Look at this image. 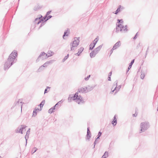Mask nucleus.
<instances>
[{"mask_svg": "<svg viewBox=\"0 0 158 158\" xmlns=\"http://www.w3.org/2000/svg\"><path fill=\"white\" fill-rule=\"evenodd\" d=\"M69 54H68L67 56H66L62 60V62H64L69 57Z\"/></svg>", "mask_w": 158, "mask_h": 158, "instance_id": "32", "label": "nucleus"}, {"mask_svg": "<svg viewBox=\"0 0 158 158\" xmlns=\"http://www.w3.org/2000/svg\"><path fill=\"white\" fill-rule=\"evenodd\" d=\"M51 108H52V110H53L56 109V106H53Z\"/></svg>", "mask_w": 158, "mask_h": 158, "instance_id": "47", "label": "nucleus"}, {"mask_svg": "<svg viewBox=\"0 0 158 158\" xmlns=\"http://www.w3.org/2000/svg\"><path fill=\"white\" fill-rule=\"evenodd\" d=\"M121 6L119 5L118 6L117 10H116V11H115V13H114V14L117 15L118 14V13L120 11V9L121 8Z\"/></svg>", "mask_w": 158, "mask_h": 158, "instance_id": "23", "label": "nucleus"}, {"mask_svg": "<svg viewBox=\"0 0 158 158\" xmlns=\"http://www.w3.org/2000/svg\"><path fill=\"white\" fill-rule=\"evenodd\" d=\"M48 112L49 113L51 114L53 112V110H52L51 108L49 110Z\"/></svg>", "mask_w": 158, "mask_h": 158, "instance_id": "38", "label": "nucleus"}, {"mask_svg": "<svg viewBox=\"0 0 158 158\" xmlns=\"http://www.w3.org/2000/svg\"><path fill=\"white\" fill-rule=\"evenodd\" d=\"M138 33V32H137L136 33V34L135 35V36L133 38V39L135 40V39H136L137 38V35Z\"/></svg>", "mask_w": 158, "mask_h": 158, "instance_id": "45", "label": "nucleus"}, {"mask_svg": "<svg viewBox=\"0 0 158 158\" xmlns=\"http://www.w3.org/2000/svg\"><path fill=\"white\" fill-rule=\"evenodd\" d=\"M39 110L38 108L37 109H35V110H34L33 113V116L34 117L35 116L37 115V110Z\"/></svg>", "mask_w": 158, "mask_h": 158, "instance_id": "27", "label": "nucleus"}, {"mask_svg": "<svg viewBox=\"0 0 158 158\" xmlns=\"http://www.w3.org/2000/svg\"><path fill=\"white\" fill-rule=\"evenodd\" d=\"M41 8L39 5H37L35 6L34 7V10L36 11L39 9H40Z\"/></svg>", "mask_w": 158, "mask_h": 158, "instance_id": "28", "label": "nucleus"}, {"mask_svg": "<svg viewBox=\"0 0 158 158\" xmlns=\"http://www.w3.org/2000/svg\"><path fill=\"white\" fill-rule=\"evenodd\" d=\"M149 47H148V48H147V49L148 50V49H149Z\"/></svg>", "mask_w": 158, "mask_h": 158, "instance_id": "60", "label": "nucleus"}, {"mask_svg": "<svg viewBox=\"0 0 158 158\" xmlns=\"http://www.w3.org/2000/svg\"><path fill=\"white\" fill-rule=\"evenodd\" d=\"M52 16L51 15H49L48 16H47V20H48V19H50V18H51L52 17Z\"/></svg>", "mask_w": 158, "mask_h": 158, "instance_id": "43", "label": "nucleus"}, {"mask_svg": "<svg viewBox=\"0 0 158 158\" xmlns=\"http://www.w3.org/2000/svg\"><path fill=\"white\" fill-rule=\"evenodd\" d=\"M52 55V54H49L48 55L46 54L44 52H42L39 56L38 59L36 60L37 62L39 61V59L40 58L42 60L46 59Z\"/></svg>", "mask_w": 158, "mask_h": 158, "instance_id": "5", "label": "nucleus"}, {"mask_svg": "<svg viewBox=\"0 0 158 158\" xmlns=\"http://www.w3.org/2000/svg\"><path fill=\"white\" fill-rule=\"evenodd\" d=\"M99 139V138L97 137L95 139V140L96 141L98 142V141Z\"/></svg>", "mask_w": 158, "mask_h": 158, "instance_id": "51", "label": "nucleus"}, {"mask_svg": "<svg viewBox=\"0 0 158 158\" xmlns=\"http://www.w3.org/2000/svg\"><path fill=\"white\" fill-rule=\"evenodd\" d=\"M121 87V85H118V87H117L116 89V91H115V93H116L119 90V89H120Z\"/></svg>", "mask_w": 158, "mask_h": 158, "instance_id": "33", "label": "nucleus"}, {"mask_svg": "<svg viewBox=\"0 0 158 158\" xmlns=\"http://www.w3.org/2000/svg\"><path fill=\"white\" fill-rule=\"evenodd\" d=\"M17 52L14 50L9 56L7 60L5 63L4 69L6 70L14 63L16 62L17 59L16 58L17 56Z\"/></svg>", "mask_w": 158, "mask_h": 158, "instance_id": "1", "label": "nucleus"}, {"mask_svg": "<svg viewBox=\"0 0 158 158\" xmlns=\"http://www.w3.org/2000/svg\"><path fill=\"white\" fill-rule=\"evenodd\" d=\"M98 142H97V141H96L95 140V141L94 142V147H93L94 148H95V145H96V143H98Z\"/></svg>", "mask_w": 158, "mask_h": 158, "instance_id": "46", "label": "nucleus"}, {"mask_svg": "<svg viewBox=\"0 0 158 158\" xmlns=\"http://www.w3.org/2000/svg\"><path fill=\"white\" fill-rule=\"evenodd\" d=\"M137 115V113H136V110H135V114H133L132 115H133V117H136Z\"/></svg>", "mask_w": 158, "mask_h": 158, "instance_id": "44", "label": "nucleus"}, {"mask_svg": "<svg viewBox=\"0 0 158 158\" xmlns=\"http://www.w3.org/2000/svg\"><path fill=\"white\" fill-rule=\"evenodd\" d=\"M97 54L96 53L94 50L92 51L90 53V56L91 58H93Z\"/></svg>", "mask_w": 158, "mask_h": 158, "instance_id": "20", "label": "nucleus"}, {"mask_svg": "<svg viewBox=\"0 0 158 158\" xmlns=\"http://www.w3.org/2000/svg\"><path fill=\"white\" fill-rule=\"evenodd\" d=\"M102 47V45H100L98 46L97 48H95L94 50V51L96 52V53L97 54L99 51L100 50Z\"/></svg>", "mask_w": 158, "mask_h": 158, "instance_id": "15", "label": "nucleus"}, {"mask_svg": "<svg viewBox=\"0 0 158 158\" xmlns=\"http://www.w3.org/2000/svg\"><path fill=\"white\" fill-rule=\"evenodd\" d=\"M52 55V54H49L48 55L46 54L44 52H42L39 56L38 59L36 60L37 62L39 61V59L40 58L42 60L46 59Z\"/></svg>", "mask_w": 158, "mask_h": 158, "instance_id": "6", "label": "nucleus"}, {"mask_svg": "<svg viewBox=\"0 0 158 158\" xmlns=\"http://www.w3.org/2000/svg\"><path fill=\"white\" fill-rule=\"evenodd\" d=\"M70 45L71 46V51H73L74 50V47H76L72 45Z\"/></svg>", "mask_w": 158, "mask_h": 158, "instance_id": "37", "label": "nucleus"}, {"mask_svg": "<svg viewBox=\"0 0 158 158\" xmlns=\"http://www.w3.org/2000/svg\"><path fill=\"white\" fill-rule=\"evenodd\" d=\"M70 30L68 28L67 29V31H65L64 33V34L63 36V38L64 39V37L65 36H68Z\"/></svg>", "mask_w": 158, "mask_h": 158, "instance_id": "17", "label": "nucleus"}, {"mask_svg": "<svg viewBox=\"0 0 158 158\" xmlns=\"http://www.w3.org/2000/svg\"><path fill=\"white\" fill-rule=\"evenodd\" d=\"M87 92L85 87L84 88L81 87L78 89L77 92L75 93L73 96V100L75 101L78 104H79L81 102H84V100L82 97L80 95H78V94L79 93H83Z\"/></svg>", "mask_w": 158, "mask_h": 158, "instance_id": "2", "label": "nucleus"}, {"mask_svg": "<svg viewBox=\"0 0 158 158\" xmlns=\"http://www.w3.org/2000/svg\"><path fill=\"white\" fill-rule=\"evenodd\" d=\"M80 37H74L73 41L71 43L70 45H73L76 47H77L79 44L80 42Z\"/></svg>", "mask_w": 158, "mask_h": 158, "instance_id": "7", "label": "nucleus"}, {"mask_svg": "<svg viewBox=\"0 0 158 158\" xmlns=\"http://www.w3.org/2000/svg\"><path fill=\"white\" fill-rule=\"evenodd\" d=\"M149 127V123L147 122L141 123L140 124L141 129L139 131V133L144 132Z\"/></svg>", "mask_w": 158, "mask_h": 158, "instance_id": "3", "label": "nucleus"}, {"mask_svg": "<svg viewBox=\"0 0 158 158\" xmlns=\"http://www.w3.org/2000/svg\"><path fill=\"white\" fill-rule=\"evenodd\" d=\"M140 44H138L137 46V48H138L139 47H140Z\"/></svg>", "mask_w": 158, "mask_h": 158, "instance_id": "54", "label": "nucleus"}, {"mask_svg": "<svg viewBox=\"0 0 158 158\" xmlns=\"http://www.w3.org/2000/svg\"><path fill=\"white\" fill-rule=\"evenodd\" d=\"M63 102V101H62V100L58 102L56 105H55V106H56V109H57L59 108L60 106V105L61 103Z\"/></svg>", "mask_w": 158, "mask_h": 158, "instance_id": "19", "label": "nucleus"}, {"mask_svg": "<svg viewBox=\"0 0 158 158\" xmlns=\"http://www.w3.org/2000/svg\"><path fill=\"white\" fill-rule=\"evenodd\" d=\"M98 36L93 41V42H92L91 43H93V44H94L95 45H96V44H97V42H98Z\"/></svg>", "mask_w": 158, "mask_h": 158, "instance_id": "26", "label": "nucleus"}, {"mask_svg": "<svg viewBox=\"0 0 158 158\" xmlns=\"http://www.w3.org/2000/svg\"><path fill=\"white\" fill-rule=\"evenodd\" d=\"M47 16L45 15V16H44L42 18H40V20H41V22H46L47 20Z\"/></svg>", "mask_w": 158, "mask_h": 158, "instance_id": "25", "label": "nucleus"}, {"mask_svg": "<svg viewBox=\"0 0 158 158\" xmlns=\"http://www.w3.org/2000/svg\"><path fill=\"white\" fill-rule=\"evenodd\" d=\"M117 23H123V21L122 19H117Z\"/></svg>", "mask_w": 158, "mask_h": 158, "instance_id": "36", "label": "nucleus"}, {"mask_svg": "<svg viewBox=\"0 0 158 158\" xmlns=\"http://www.w3.org/2000/svg\"><path fill=\"white\" fill-rule=\"evenodd\" d=\"M112 74V72H110L108 75V76H111Z\"/></svg>", "mask_w": 158, "mask_h": 158, "instance_id": "53", "label": "nucleus"}, {"mask_svg": "<svg viewBox=\"0 0 158 158\" xmlns=\"http://www.w3.org/2000/svg\"><path fill=\"white\" fill-rule=\"evenodd\" d=\"M30 128H29L27 131H30Z\"/></svg>", "mask_w": 158, "mask_h": 158, "instance_id": "57", "label": "nucleus"}, {"mask_svg": "<svg viewBox=\"0 0 158 158\" xmlns=\"http://www.w3.org/2000/svg\"><path fill=\"white\" fill-rule=\"evenodd\" d=\"M76 60L73 59V60H75H75Z\"/></svg>", "mask_w": 158, "mask_h": 158, "instance_id": "61", "label": "nucleus"}, {"mask_svg": "<svg viewBox=\"0 0 158 158\" xmlns=\"http://www.w3.org/2000/svg\"><path fill=\"white\" fill-rule=\"evenodd\" d=\"M42 17V15H39L38 18L35 19L34 22L37 25H38L41 22V20H40V18Z\"/></svg>", "mask_w": 158, "mask_h": 158, "instance_id": "9", "label": "nucleus"}, {"mask_svg": "<svg viewBox=\"0 0 158 158\" xmlns=\"http://www.w3.org/2000/svg\"><path fill=\"white\" fill-rule=\"evenodd\" d=\"M148 50H147L146 52V54H145V57H146V56H147V52H148Z\"/></svg>", "mask_w": 158, "mask_h": 158, "instance_id": "55", "label": "nucleus"}, {"mask_svg": "<svg viewBox=\"0 0 158 158\" xmlns=\"http://www.w3.org/2000/svg\"><path fill=\"white\" fill-rule=\"evenodd\" d=\"M108 80L109 81H111V76H108Z\"/></svg>", "mask_w": 158, "mask_h": 158, "instance_id": "49", "label": "nucleus"}, {"mask_svg": "<svg viewBox=\"0 0 158 158\" xmlns=\"http://www.w3.org/2000/svg\"><path fill=\"white\" fill-rule=\"evenodd\" d=\"M50 87H49L48 86H47L46 88L44 90V94L46 93H47L48 91L47 89H50Z\"/></svg>", "mask_w": 158, "mask_h": 158, "instance_id": "39", "label": "nucleus"}, {"mask_svg": "<svg viewBox=\"0 0 158 158\" xmlns=\"http://www.w3.org/2000/svg\"><path fill=\"white\" fill-rule=\"evenodd\" d=\"M45 100H44L42 101V102H41V103L39 104V106H40V110H41V108L44 105V104L45 103Z\"/></svg>", "mask_w": 158, "mask_h": 158, "instance_id": "24", "label": "nucleus"}, {"mask_svg": "<svg viewBox=\"0 0 158 158\" xmlns=\"http://www.w3.org/2000/svg\"><path fill=\"white\" fill-rule=\"evenodd\" d=\"M37 150V149L36 147H34L32 150L31 153V154H33Z\"/></svg>", "mask_w": 158, "mask_h": 158, "instance_id": "29", "label": "nucleus"}, {"mask_svg": "<svg viewBox=\"0 0 158 158\" xmlns=\"http://www.w3.org/2000/svg\"><path fill=\"white\" fill-rule=\"evenodd\" d=\"M51 11H52L51 10H50V11H48V12H47L46 14V15L47 16L49 14H50Z\"/></svg>", "mask_w": 158, "mask_h": 158, "instance_id": "42", "label": "nucleus"}, {"mask_svg": "<svg viewBox=\"0 0 158 158\" xmlns=\"http://www.w3.org/2000/svg\"><path fill=\"white\" fill-rule=\"evenodd\" d=\"M127 25H126L125 26H123V25L121 24L117 25L116 28V32L117 33L119 31H127L128 30L127 28Z\"/></svg>", "mask_w": 158, "mask_h": 158, "instance_id": "4", "label": "nucleus"}, {"mask_svg": "<svg viewBox=\"0 0 158 158\" xmlns=\"http://www.w3.org/2000/svg\"><path fill=\"white\" fill-rule=\"evenodd\" d=\"M89 127H87V134L85 137L86 140H89L91 136V134L89 131Z\"/></svg>", "mask_w": 158, "mask_h": 158, "instance_id": "8", "label": "nucleus"}, {"mask_svg": "<svg viewBox=\"0 0 158 158\" xmlns=\"http://www.w3.org/2000/svg\"><path fill=\"white\" fill-rule=\"evenodd\" d=\"M71 96L70 95H69V97L68 98V100L69 102H71V101L72 99L73 98V96L72 97H70V96Z\"/></svg>", "mask_w": 158, "mask_h": 158, "instance_id": "35", "label": "nucleus"}, {"mask_svg": "<svg viewBox=\"0 0 158 158\" xmlns=\"http://www.w3.org/2000/svg\"><path fill=\"white\" fill-rule=\"evenodd\" d=\"M114 50H113V48H112V49H111V50H110V56L111 55V54L113 52V51Z\"/></svg>", "mask_w": 158, "mask_h": 158, "instance_id": "52", "label": "nucleus"}, {"mask_svg": "<svg viewBox=\"0 0 158 158\" xmlns=\"http://www.w3.org/2000/svg\"><path fill=\"white\" fill-rule=\"evenodd\" d=\"M95 46V45L94 44H93L92 43H91L89 46V50H92L94 49V48Z\"/></svg>", "mask_w": 158, "mask_h": 158, "instance_id": "21", "label": "nucleus"}, {"mask_svg": "<svg viewBox=\"0 0 158 158\" xmlns=\"http://www.w3.org/2000/svg\"><path fill=\"white\" fill-rule=\"evenodd\" d=\"M21 103H24L23 102H20Z\"/></svg>", "mask_w": 158, "mask_h": 158, "instance_id": "58", "label": "nucleus"}, {"mask_svg": "<svg viewBox=\"0 0 158 158\" xmlns=\"http://www.w3.org/2000/svg\"><path fill=\"white\" fill-rule=\"evenodd\" d=\"M22 105H21V109L22 108Z\"/></svg>", "mask_w": 158, "mask_h": 158, "instance_id": "62", "label": "nucleus"}, {"mask_svg": "<svg viewBox=\"0 0 158 158\" xmlns=\"http://www.w3.org/2000/svg\"><path fill=\"white\" fill-rule=\"evenodd\" d=\"M108 152L106 151L104 153V155L102 156L101 158H106L108 156Z\"/></svg>", "mask_w": 158, "mask_h": 158, "instance_id": "22", "label": "nucleus"}, {"mask_svg": "<svg viewBox=\"0 0 158 158\" xmlns=\"http://www.w3.org/2000/svg\"><path fill=\"white\" fill-rule=\"evenodd\" d=\"M30 134V131H27L26 132V135H29Z\"/></svg>", "mask_w": 158, "mask_h": 158, "instance_id": "48", "label": "nucleus"}, {"mask_svg": "<svg viewBox=\"0 0 158 158\" xmlns=\"http://www.w3.org/2000/svg\"><path fill=\"white\" fill-rule=\"evenodd\" d=\"M84 49V48H83L82 47H81L79 49H78V52L75 53V55H77L78 56H80V54L82 52Z\"/></svg>", "mask_w": 158, "mask_h": 158, "instance_id": "13", "label": "nucleus"}, {"mask_svg": "<svg viewBox=\"0 0 158 158\" xmlns=\"http://www.w3.org/2000/svg\"><path fill=\"white\" fill-rule=\"evenodd\" d=\"M134 60H135L134 59L132 60H131V63H130V64H129V66L128 68L127 69V72L129 71V70H130V69L132 65V64H133L134 63Z\"/></svg>", "mask_w": 158, "mask_h": 158, "instance_id": "16", "label": "nucleus"}, {"mask_svg": "<svg viewBox=\"0 0 158 158\" xmlns=\"http://www.w3.org/2000/svg\"><path fill=\"white\" fill-rule=\"evenodd\" d=\"M116 86H115V87L114 88V89L111 92L112 93H113L114 92V91L115 90L116 91Z\"/></svg>", "mask_w": 158, "mask_h": 158, "instance_id": "50", "label": "nucleus"}, {"mask_svg": "<svg viewBox=\"0 0 158 158\" xmlns=\"http://www.w3.org/2000/svg\"><path fill=\"white\" fill-rule=\"evenodd\" d=\"M94 86H88V87H85L86 92H89L93 89Z\"/></svg>", "mask_w": 158, "mask_h": 158, "instance_id": "14", "label": "nucleus"}, {"mask_svg": "<svg viewBox=\"0 0 158 158\" xmlns=\"http://www.w3.org/2000/svg\"><path fill=\"white\" fill-rule=\"evenodd\" d=\"M90 77V75H88L85 78V80L86 81L88 80Z\"/></svg>", "mask_w": 158, "mask_h": 158, "instance_id": "41", "label": "nucleus"}, {"mask_svg": "<svg viewBox=\"0 0 158 158\" xmlns=\"http://www.w3.org/2000/svg\"><path fill=\"white\" fill-rule=\"evenodd\" d=\"M52 61L51 60L46 62L43 65L40 67L38 70L40 71L42 69V68L43 67H46L47 65H48L50 63H52Z\"/></svg>", "mask_w": 158, "mask_h": 158, "instance_id": "11", "label": "nucleus"}, {"mask_svg": "<svg viewBox=\"0 0 158 158\" xmlns=\"http://www.w3.org/2000/svg\"><path fill=\"white\" fill-rule=\"evenodd\" d=\"M117 83H118V81L117 80H116L113 83V86H112V88L114 87L115 86H116V88H117Z\"/></svg>", "mask_w": 158, "mask_h": 158, "instance_id": "31", "label": "nucleus"}, {"mask_svg": "<svg viewBox=\"0 0 158 158\" xmlns=\"http://www.w3.org/2000/svg\"><path fill=\"white\" fill-rule=\"evenodd\" d=\"M141 74L140 76V77L141 79H143L144 78V77H145L144 73H143L142 72V70L141 71Z\"/></svg>", "mask_w": 158, "mask_h": 158, "instance_id": "30", "label": "nucleus"}, {"mask_svg": "<svg viewBox=\"0 0 158 158\" xmlns=\"http://www.w3.org/2000/svg\"><path fill=\"white\" fill-rule=\"evenodd\" d=\"M42 24H41L40 25V27H41L42 26Z\"/></svg>", "mask_w": 158, "mask_h": 158, "instance_id": "59", "label": "nucleus"}, {"mask_svg": "<svg viewBox=\"0 0 158 158\" xmlns=\"http://www.w3.org/2000/svg\"><path fill=\"white\" fill-rule=\"evenodd\" d=\"M29 135H26L25 137V139H26V146L27 143V140L29 138Z\"/></svg>", "mask_w": 158, "mask_h": 158, "instance_id": "34", "label": "nucleus"}, {"mask_svg": "<svg viewBox=\"0 0 158 158\" xmlns=\"http://www.w3.org/2000/svg\"><path fill=\"white\" fill-rule=\"evenodd\" d=\"M20 100V99H19V100L17 102V103H19V101Z\"/></svg>", "mask_w": 158, "mask_h": 158, "instance_id": "56", "label": "nucleus"}, {"mask_svg": "<svg viewBox=\"0 0 158 158\" xmlns=\"http://www.w3.org/2000/svg\"><path fill=\"white\" fill-rule=\"evenodd\" d=\"M117 119L116 118V116H115V115L114 116V119H113V121H112V123L113 125L114 126H115L116 125V124H117Z\"/></svg>", "mask_w": 158, "mask_h": 158, "instance_id": "18", "label": "nucleus"}, {"mask_svg": "<svg viewBox=\"0 0 158 158\" xmlns=\"http://www.w3.org/2000/svg\"><path fill=\"white\" fill-rule=\"evenodd\" d=\"M1 158V156H0V158Z\"/></svg>", "mask_w": 158, "mask_h": 158, "instance_id": "63", "label": "nucleus"}, {"mask_svg": "<svg viewBox=\"0 0 158 158\" xmlns=\"http://www.w3.org/2000/svg\"><path fill=\"white\" fill-rule=\"evenodd\" d=\"M121 45V42L119 41H118L114 45L113 47V50L116 49L119 47Z\"/></svg>", "mask_w": 158, "mask_h": 158, "instance_id": "10", "label": "nucleus"}, {"mask_svg": "<svg viewBox=\"0 0 158 158\" xmlns=\"http://www.w3.org/2000/svg\"><path fill=\"white\" fill-rule=\"evenodd\" d=\"M102 134V133L101 131H99L98 132V134L97 136L99 138L101 136Z\"/></svg>", "mask_w": 158, "mask_h": 158, "instance_id": "40", "label": "nucleus"}, {"mask_svg": "<svg viewBox=\"0 0 158 158\" xmlns=\"http://www.w3.org/2000/svg\"><path fill=\"white\" fill-rule=\"evenodd\" d=\"M21 127H18L17 130L18 132L23 134V130L25 129L26 127L24 125H21Z\"/></svg>", "mask_w": 158, "mask_h": 158, "instance_id": "12", "label": "nucleus"}]
</instances>
